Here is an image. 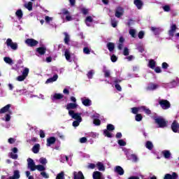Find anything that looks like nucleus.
I'll use <instances>...</instances> for the list:
<instances>
[{
	"mask_svg": "<svg viewBox=\"0 0 179 179\" xmlns=\"http://www.w3.org/2000/svg\"><path fill=\"white\" fill-rule=\"evenodd\" d=\"M178 178V174L177 173L173 172L172 174L166 173L164 176V179H177Z\"/></svg>",
	"mask_w": 179,
	"mask_h": 179,
	"instance_id": "12",
	"label": "nucleus"
},
{
	"mask_svg": "<svg viewBox=\"0 0 179 179\" xmlns=\"http://www.w3.org/2000/svg\"><path fill=\"white\" fill-rule=\"evenodd\" d=\"M94 75V71H93V70H90L87 73V76L88 79H92Z\"/></svg>",
	"mask_w": 179,
	"mask_h": 179,
	"instance_id": "44",
	"label": "nucleus"
},
{
	"mask_svg": "<svg viewBox=\"0 0 179 179\" xmlns=\"http://www.w3.org/2000/svg\"><path fill=\"white\" fill-rule=\"evenodd\" d=\"M162 155L165 159H170V156H171V153L167 150L162 151Z\"/></svg>",
	"mask_w": 179,
	"mask_h": 179,
	"instance_id": "29",
	"label": "nucleus"
},
{
	"mask_svg": "<svg viewBox=\"0 0 179 179\" xmlns=\"http://www.w3.org/2000/svg\"><path fill=\"white\" fill-rule=\"evenodd\" d=\"M10 115H12V111H8V113L6 114V115H5V121L6 122H9V121H10Z\"/></svg>",
	"mask_w": 179,
	"mask_h": 179,
	"instance_id": "39",
	"label": "nucleus"
},
{
	"mask_svg": "<svg viewBox=\"0 0 179 179\" xmlns=\"http://www.w3.org/2000/svg\"><path fill=\"white\" fill-rule=\"evenodd\" d=\"M10 157L11 159H13L14 160L17 159V155L15 154L13 152H10Z\"/></svg>",
	"mask_w": 179,
	"mask_h": 179,
	"instance_id": "58",
	"label": "nucleus"
},
{
	"mask_svg": "<svg viewBox=\"0 0 179 179\" xmlns=\"http://www.w3.org/2000/svg\"><path fill=\"white\" fill-rule=\"evenodd\" d=\"M162 69H167V68H169V64L163 62L162 64Z\"/></svg>",
	"mask_w": 179,
	"mask_h": 179,
	"instance_id": "64",
	"label": "nucleus"
},
{
	"mask_svg": "<svg viewBox=\"0 0 179 179\" xmlns=\"http://www.w3.org/2000/svg\"><path fill=\"white\" fill-rule=\"evenodd\" d=\"M155 124H157L159 128H166L169 122L166 121L163 117L154 118Z\"/></svg>",
	"mask_w": 179,
	"mask_h": 179,
	"instance_id": "1",
	"label": "nucleus"
},
{
	"mask_svg": "<svg viewBox=\"0 0 179 179\" xmlns=\"http://www.w3.org/2000/svg\"><path fill=\"white\" fill-rule=\"evenodd\" d=\"M93 179H104L103 173L100 171H96L92 174Z\"/></svg>",
	"mask_w": 179,
	"mask_h": 179,
	"instance_id": "13",
	"label": "nucleus"
},
{
	"mask_svg": "<svg viewBox=\"0 0 179 179\" xmlns=\"http://www.w3.org/2000/svg\"><path fill=\"white\" fill-rule=\"evenodd\" d=\"M159 87V85L151 83L147 87V90H156Z\"/></svg>",
	"mask_w": 179,
	"mask_h": 179,
	"instance_id": "24",
	"label": "nucleus"
},
{
	"mask_svg": "<svg viewBox=\"0 0 179 179\" xmlns=\"http://www.w3.org/2000/svg\"><path fill=\"white\" fill-rule=\"evenodd\" d=\"M129 34L133 37V38H135L136 37V31L135 29H130L129 31Z\"/></svg>",
	"mask_w": 179,
	"mask_h": 179,
	"instance_id": "43",
	"label": "nucleus"
},
{
	"mask_svg": "<svg viewBox=\"0 0 179 179\" xmlns=\"http://www.w3.org/2000/svg\"><path fill=\"white\" fill-rule=\"evenodd\" d=\"M73 177L74 179H85V176L82 171H79L78 172L74 171L73 172Z\"/></svg>",
	"mask_w": 179,
	"mask_h": 179,
	"instance_id": "17",
	"label": "nucleus"
},
{
	"mask_svg": "<svg viewBox=\"0 0 179 179\" xmlns=\"http://www.w3.org/2000/svg\"><path fill=\"white\" fill-rule=\"evenodd\" d=\"M3 61L6 64H8V65H13V60L9 57H5Z\"/></svg>",
	"mask_w": 179,
	"mask_h": 179,
	"instance_id": "30",
	"label": "nucleus"
},
{
	"mask_svg": "<svg viewBox=\"0 0 179 179\" xmlns=\"http://www.w3.org/2000/svg\"><path fill=\"white\" fill-rule=\"evenodd\" d=\"M46 142V146L50 147L52 145H54L55 142H57V138L54 136H51L47 138Z\"/></svg>",
	"mask_w": 179,
	"mask_h": 179,
	"instance_id": "10",
	"label": "nucleus"
},
{
	"mask_svg": "<svg viewBox=\"0 0 179 179\" xmlns=\"http://www.w3.org/2000/svg\"><path fill=\"white\" fill-rule=\"evenodd\" d=\"M93 124H95L96 127L101 125V120L100 119L95 118L93 120Z\"/></svg>",
	"mask_w": 179,
	"mask_h": 179,
	"instance_id": "40",
	"label": "nucleus"
},
{
	"mask_svg": "<svg viewBox=\"0 0 179 179\" xmlns=\"http://www.w3.org/2000/svg\"><path fill=\"white\" fill-rule=\"evenodd\" d=\"M82 122V120H76L73 122V127H79V124Z\"/></svg>",
	"mask_w": 179,
	"mask_h": 179,
	"instance_id": "57",
	"label": "nucleus"
},
{
	"mask_svg": "<svg viewBox=\"0 0 179 179\" xmlns=\"http://www.w3.org/2000/svg\"><path fill=\"white\" fill-rule=\"evenodd\" d=\"M46 51L47 48L44 47H39L36 48V52H38L40 55H44Z\"/></svg>",
	"mask_w": 179,
	"mask_h": 179,
	"instance_id": "22",
	"label": "nucleus"
},
{
	"mask_svg": "<svg viewBox=\"0 0 179 179\" xmlns=\"http://www.w3.org/2000/svg\"><path fill=\"white\" fill-rule=\"evenodd\" d=\"M64 178H65V173H64V171L60 172L56 176V179H64Z\"/></svg>",
	"mask_w": 179,
	"mask_h": 179,
	"instance_id": "41",
	"label": "nucleus"
},
{
	"mask_svg": "<svg viewBox=\"0 0 179 179\" xmlns=\"http://www.w3.org/2000/svg\"><path fill=\"white\" fill-rule=\"evenodd\" d=\"M143 118V117L142 116L141 114H136V115L135 120H136V121H137V122H139L142 121Z\"/></svg>",
	"mask_w": 179,
	"mask_h": 179,
	"instance_id": "45",
	"label": "nucleus"
},
{
	"mask_svg": "<svg viewBox=\"0 0 179 179\" xmlns=\"http://www.w3.org/2000/svg\"><path fill=\"white\" fill-rule=\"evenodd\" d=\"M115 127L112 124H108L106 126V129L103 130V135L107 138H113V134L110 131H113Z\"/></svg>",
	"mask_w": 179,
	"mask_h": 179,
	"instance_id": "2",
	"label": "nucleus"
},
{
	"mask_svg": "<svg viewBox=\"0 0 179 179\" xmlns=\"http://www.w3.org/2000/svg\"><path fill=\"white\" fill-rule=\"evenodd\" d=\"M24 79H26V78L23 75L19 76L18 77H17V80L18 82H23V80H24Z\"/></svg>",
	"mask_w": 179,
	"mask_h": 179,
	"instance_id": "54",
	"label": "nucleus"
},
{
	"mask_svg": "<svg viewBox=\"0 0 179 179\" xmlns=\"http://www.w3.org/2000/svg\"><path fill=\"white\" fill-rule=\"evenodd\" d=\"M10 107H12V105L7 104L6 106H3L0 109V114H5V113H9V110H10Z\"/></svg>",
	"mask_w": 179,
	"mask_h": 179,
	"instance_id": "16",
	"label": "nucleus"
},
{
	"mask_svg": "<svg viewBox=\"0 0 179 179\" xmlns=\"http://www.w3.org/2000/svg\"><path fill=\"white\" fill-rule=\"evenodd\" d=\"M138 111H139V108H136V107L131 108V113L133 114H138Z\"/></svg>",
	"mask_w": 179,
	"mask_h": 179,
	"instance_id": "52",
	"label": "nucleus"
},
{
	"mask_svg": "<svg viewBox=\"0 0 179 179\" xmlns=\"http://www.w3.org/2000/svg\"><path fill=\"white\" fill-rule=\"evenodd\" d=\"M131 159L133 160L134 163H136V162H138V157L136 155L132 154L131 155Z\"/></svg>",
	"mask_w": 179,
	"mask_h": 179,
	"instance_id": "53",
	"label": "nucleus"
},
{
	"mask_svg": "<svg viewBox=\"0 0 179 179\" xmlns=\"http://www.w3.org/2000/svg\"><path fill=\"white\" fill-rule=\"evenodd\" d=\"M33 153L37 154L40 152V144H36L32 148Z\"/></svg>",
	"mask_w": 179,
	"mask_h": 179,
	"instance_id": "26",
	"label": "nucleus"
},
{
	"mask_svg": "<svg viewBox=\"0 0 179 179\" xmlns=\"http://www.w3.org/2000/svg\"><path fill=\"white\" fill-rule=\"evenodd\" d=\"M64 43L68 45V44H69V41H71L69 34H68V33L66 32H64Z\"/></svg>",
	"mask_w": 179,
	"mask_h": 179,
	"instance_id": "31",
	"label": "nucleus"
},
{
	"mask_svg": "<svg viewBox=\"0 0 179 179\" xmlns=\"http://www.w3.org/2000/svg\"><path fill=\"white\" fill-rule=\"evenodd\" d=\"M171 128L175 134H179V124L177 120H173V123L171 124Z\"/></svg>",
	"mask_w": 179,
	"mask_h": 179,
	"instance_id": "8",
	"label": "nucleus"
},
{
	"mask_svg": "<svg viewBox=\"0 0 179 179\" xmlns=\"http://www.w3.org/2000/svg\"><path fill=\"white\" fill-rule=\"evenodd\" d=\"M15 16H17V17L20 20L23 17V11H22V9H19L16 11Z\"/></svg>",
	"mask_w": 179,
	"mask_h": 179,
	"instance_id": "34",
	"label": "nucleus"
},
{
	"mask_svg": "<svg viewBox=\"0 0 179 179\" xmlns=\"http://www.w3.org/2000/svg\"><path fill=\"white\" fill-rule=\"evenodd\" d=\"M145 148L149 150H153V143H152V141H147L145 143Z\"/></svg>",
	"mask_w": 179,
	"mask_h": 179,
	"instance_id": "36",
	"label": "nucleus"
},
{
	"mask_svg": "<svg viewBox=\"0 0 179 179\" xmlns=\"http://www.w3.org/2000/svg\"><path fill=\"white\" fill-rule=\"evenodd\" d=\"M177 29H178L177 28V25L176 24H173L171 26V29L169 30V36L171 37H174V34L176 33Z\"/></svg>",
	"mask_w": 179,
	"mask_h": 179,
	"instance_id": "9",
	"label": "nucleus"
},
{
	"mask_svg": "<svg viewBox=\"0 0 179 179\" xmlns=\"http://www.w3.org/2000/svg\"><path fill=\"white\" fill-rule=\"evenodd\" d=\"M58 79V74H55L53 77L48 78L45 83H52V82H57Z\"/></svg>",
	"mask_w": 179,
	"mask_h": 179,
	"instance_id": "23",
	"label": "nucleus"
},
{
	"mask_svg": "<svg viewBox=\"0 0 179 179\" xmlns=\"http://www.w3.org/2000/svg\"><path fill=\"white\" fill-rule=\"evenodd\" d=\"M36 169L38 170V171H45V167L41 164H39L36 165Z\"/></svg>",
	"mask_w": 179,
	"mask_h": 179,
	"instance_id": "42",
	"label": "nucleus"
},
{
	"mask_svg": "<svg viewBox=\"0 0 179 179\" xmlns=\"http://www.w3.org/2000/svg\"><path fill=\"white\" fill-rule=\"evenodd\" d=\"M22 75L26 78H27V76L29 75V68H25L22 72Z\"/></svg>",
	"mask_w": 179,
	"mask_h": 179,
	"instance_id": "48",
	"label": "nucleus"
},
{
	"mask_svg": "<svg viewBox=\"0 0 179 179\" xmlns=\"http://www.w3.org/2000/svg\"><path fill=\"white\" fill-rule=\"evenodd\" d=\"M134 5L138 9V10H141L142 8H143V1L142 0H134Z\"/></svg>",
	"mask_w": 179,
	"mask_h": 179,
	"instance_id": "11",
	"label": "nucleus"
},
{
	"mask_svg": "<svg viewBox=\"0 0 179 179\" xmlns=\"http://www.w3.org/2000/svg\"><path fill=\"white\" fill-rule=\"evenodd\" d=\"M148 66L151 69H155V68H156V62L153 59H150L148 62Z\"/></svg>",
	"mask_w": 179,
	"mask_h": 179,
	"instance_id": "28",
	"label": "nucleus"
},
{
	"mask_svg": "<svg viewBox=\"0 0 179 179\" xmlns=\"http://www.w3.org/2000/svg\"><path fill=\"white\" fill-rule=\"evenodd\" d=\"M159 104L161 106L162 110H169L170 107H171V104L170 101H167V99H162L159 101Z\"/></svg>",
	"mask_w": 179,
	"mask_h": 179,
	"instance_id": "3",
	"label": "nucleus"
},
{
	"mask_svg": "<svg viewBox=\"0 0 179 179\" xmlns=\"http://www.w3.org/2000/svg\"><path fill=\"white\" fill-rule=\"evenodd\" d=\"M171 9L170 6L169 5H165L163 6V10L164 12H170Z\"/></svg>",
	"mask_w": 179,
	"mask_h": 179,
	"instance_id": "49",
	"label": "nucleus"
},
{
	"mask_svg": "<svg viewBox=\"0 0 179 179\" xmlns=\"http://www.w3.org/2000/svg\"><path fill=\"white\" fill-rule=\"evenodd\" d=\"M66 110L69 111H73V110H75L76 108H78V104L75 103H67L66 106Z\"/></svg>",
	"mask_w": 179,
	"mask_h": 179,
	"instance_id": "15",
	"label": "nucleus"
},
{
	"mask_svg": "<svg viewBox=\"0 0 179 179\" xmlns=\"http://www.w3.org/2000/svg\"><path fill=\"white\" fill-rule=\"evenodd\" d=\"M6 44L7 47H10L11 50H17V43H13V41L10 38H8L6 41Z\"/></svg>",
	"mask_w": 179,
	"mask_h": 179,
	"instance_id": "6",
	"label": "nucleus"
},
{
	"mask_svg": "<svg viewBox=\"0 0 179 179\" xmlns=\"http://www.w3.org/2000/svg\"><path fill=\"white\" fill-rule=\"evenodd\" d=\"M103 72L104 73V78H110V71L107 70L106 66H103Z\"/></svg>",
	"mask_w": 179,
	"mask_h": 179,
	"instance_id": "33",
	"label": "nucleus"
},
{
	"mask_svg": "<svg viewBox=\"0 0 179 179\" xmlns=\"http://www.w3.org/2000/svg\"><path fill=\"white\" fill-rule=\"evenodd\" d=\"M83 52L84 54H87V55H89V54H90V49H89V48L87 47H85L83 48Z\"/></svg>",
	"mask_w": 179,
	"mask_h": 179,
	"instance_id": "55",
	"label": "nucleus"
},
{
	"mask_svg": "<svg viewBox=\"0 0 179 179\" xmlns=\"http://www.w3.org/2000/svg\"><path fill=\"white\" fill-rule=\"evenodd\" d=\"M41 176H42L43 178H50V176H48V174L44 171L41 173Z\"/></svg>",
	"mask_w": 179,
	"mask_h": 179,
	"instance_id": "61",
	"label": "nucleus"
},
{
	"mask_svg": "<svg viewBox=\"0 0 179 179\" xmlns=\"http://www.w3.org/2000/svg\"><path fill=\"white\" fill-rule=\"evenodd\" d=\"M24 43L28 47H36L38 44V42L34 38H27Z\"/></svg>",
	"mask_w": 179,
	"mask_h": 179,
	"instance_id": "5",
	"label": "nucleus"
},
{
	"mask_svg": "<svg viewBox=\"0 0 179 179\" xmlns=\"http://www.w3.org/2000/svg\"><path fill=\"white\" fill-rule=\"evenodd\" d=\"M110 23H111L112 27H116L117 24H118L117 20H115V18L111 19Z\"/></svg>",
	"mask_w": 179,
	"mask_h": 179,
	"instance_id": "46",
	"label": "nucleus"
},
{
	"mask_svg": "<svg viewBox=\"0 0 179 179\" xmlns=\"http://www.w3.org/2000/svg\"><path fill=\"white\" fill-rule=\"evenodd\" d=\"M64 57H65L66 61H70L71 60V52H69V50H65Z\"/></svg>",
	"mask_w": 179,
	"mask_h": 179,
	"instance_id": "37",
	"label": "nucleus"
},
{
	"mask_svg": "<svg viewBox=\"0 0 179 179\" xmlns=\"http://www.w3.org/2000/svg\"><path fill=\"white\" fill-rule=\"evenodd\" d=\"M150 29L153 31L155 36H159L160 34V28L151 27Z\"/></svg>",
	"mask_w": 179,
	"mask_h": 179,
	"instance_id": "27",
	"label": "nucleus"
},
{
	"mask_svg": "<svg viewBox=\"0 0 179 179\" xmlns=\"http://www.w3.org/2000/svg\"><path fill=\"white\" fill-rule=\"evenodd\" d=\"M87 142V138L86 137H82L80 138V143H86Z\"/></svg>",
	"mask_w": 179,
	"mask_h": 179,
	"instance_id": "62",
	"label": "nucleus"
},
{
	"mask_svg": "<svg viewBox=\"0 0 179 179\" xmlns=\"http://www.w3.org/2000/svg\"><path fill=\"white\" fill-rule=\"evenodd\" d=\"M25 8L28 9V10H33V2L29 1L27 4H25Z\"/></svg>",
	"mask_w": 179,
	"mask_h": 179,
	"instance_id": "38",
	"label": "nucleus"
},
{
	"mask_svg": "<svg viewBox=\"0 0 179 179\" xmlns=\"http://www.w3.org/2000/svg\"><path fill=\"white\" fill-rule=\"evenodd\" d=\"M87 168L90 169L91 170H93V169H96V164H93V163L89 164L87 166Z\"/></svg>",
	"mask_w": 179,
	"mask_h": 179,
	"instance_id": "59",
	"label": "nucleus"
},
{
	"mask_svg": "<svg viewBox=\"0 0 179 179\" xmlns=\"http://www.w3.org/2000/svg\"><path fill=\"white\" fill-rule=\"evenodd\" d=\"M62 99H64V95L62 94L55 93L53 96L54 100H61Z\"/></svg>",
	"mask_w": 179,
	"mask_h": 179,
	"instance_id": "32",
	"label": "nucleus"
},
{
	"mask_svg": "<svg viewBox=\"0 0 179 179\" xmlns=\"http://www.w3.org/2000/svg\"><path fill=\"white\" fill-rule=\"evenodd\" d=\"M122 8L119 7L117 10H115V15L116 17H121L122 16Z\"/></svg>",
	"mask_w": 179,
	"mask_h": 179,
	"instance_id": "25",
	"label": "nucleus"
},
{
	"mask_svg": "<svg viewBox=\"0 0 179 179\" xmlns=\"http://www.w3.org/2000/svg\"><path fill=\"white\" fill-rule=\"evenodd\" d=\"M8 143L12 145V144L15 143V142H16V139H15L13 138H8Z\"/></svg>",
	"mask_w": 179,
	"mask_h": 179,
	"instance_id": "63",
	"label": "nucleus"
},
{
	"mask_svg": "<svg viewBox=\"0 0 179 179\" xmlns=\"http://www.w3.org/2000/svg\"><path fill=\"white\" fill-rule=\"evenodd\" d=\"M62 13L63 15H66V20L67 22H71V20H72V16H71L69 10H66V8L62 10Z\"/></svg>",
	"mask_w": 179,
	"mask_h": 179,
	"instance_id": "14",
	"label": "nucleus"
},
{
	"mask_svg": "<svg viewBox=\"0 0 179 179\" xmlns=\"http://www.w3.org/2000/svg\"><path fill=\"white\" fill-rule=\"evenodd\" d=\"M41 164H47V159L41 157L39 159Z\"/></svg>",
	"mask_w": 179,
	"mask_h": 179,
	"instance_id": "56",
	"label": "nucleus"
},
{
	"mask_svg": "<svg viewBox=\"0 0 179 179\" xmlns=\"http://www.w3.org/2000/svg\"><path fill=\"white\" fill-rule=\"evenodd\" d=\"M96 167H97L99 171H106V166H104V164L101 162L96 163Z\"/></svg>",
	"mask_w": 179,
	"mask_h": 179,
	"instance_id": "19",
	"label": "nucleus"
},
{
	"mask_svg": "<svg viewBox=\"0 0 179 179\" xmlns=\"http://www.w3.org/2000/svg\"><path fill=\"white\" fill-rule=\"evenodd\" d=\"M115 173H117L118 176H124V173L125 171H124V169L120 166H116L115 168Z\"/></svg>",
	"mask_w": 179,
	"mask_h": 179,
	"instance_id": "18",
	"label": "nucleus"
},
{
	"mask_svg": "<svg viewBox=\"0 0 179 179\" xmlns=\"http://www.w3.org/2000/svg\"><path fill=\"white\" fill-rule=\"evenodd\" d=\"M117 143H118V145H120V146H126L127 145V142H125L122 139L118 140Z\"/></svg>",
	"mask_w": 179,
	"mask_h": 179,
	"instance_id": "47",
	"label": "nucleus"
},
{
	"mask_svg": "<svg viewBox=\"0 0 179 179\" xmlns=\"http://www.w3.org/2000/svg\"><path fill=\"white\" fill-rule=\"evenodd\" d=\"M141 108L145 113V114H147V115H150V114H152V110H150L149 108H147L146 106H141Z\"/></svg>",
	"mask_w": 179,
	"mask_h": 179,
	"instance_id": "35",
	"label": "nucleus"
},
{
	"mask_svg": "<svg viewBox=\"0 0 179 179\" xmlns=\"http://www.w3.org/2000/svg\"><path fill=\"white\" fill-rule=\"evenodd\" d=\"M106 47H107L108 51H110V52H113V51H114V50L115 48V44H114V43H113V42H108L106 44Z\"/></svg>",
	"mask_w": 179,
	"mask_h": 179,
	"instance_id": "20",
	"label": "nucleus"
},
{
	"mask_svg": "<svg viewBox=\"0 0 179 179\" xmlns=\"http://www.w3.org/2000/svg\"><path fill=\"white\" fill-rule=\"evenodd\" d=\"M69 115L73 118V120H76V121H82V113H75V110H69Z\"/></svg>",
	"mask_w": 179,
	"mask_h": 179,
	"instance_id": "4",
	"label": "nucleus"
},
{
	"mask_svg": "<svg viewBox=\"0 0 179 179\" xmlns=\"http://www.w3.org/2000/svg\"><path fill=\"white\" fill-rule=\"evenodd\" d=\"M138 38L142 40V38H143V37L145 36V32L143 31H141L138 32Z\"/></svg>",
	"mask_w": 179,
	"mask_h": 179,
	"instance_id": "51",
	"label": "nucleus"
},
{
	"mask_svg": "<svg viewBox=\"0 0 179 179\" xmlns=\"http://www.w3.org/2000/svg\"><path fill=\"white\" fill-rule=\"evenodd\" d=\"M81 101H82L83 106H85V107H89L92 104V100H90L89 99L82 98Z\"/></svg>",
	"mask_w": 179,
	"mask_h": 179,
	"instance_id": "21",
	"label": "nucleus"
},
{
	"mask_svg": "<svg viewBox=\"0 0 179 179\" xmlns=\"http://www.w3.org/2000/svg\"><path fill=\"white\" fill-rule=\"evenodd\" d=\"M123 55L125 57H127V55H129V49L128 48H124L123 51Z\"/></svg>",
	"mask_w": 179,
	"mask_h": 179,
	"instance_id": "50",
	"label": "nucleus"
},
{
	"mask_svg": "<svg viewBox=\"0 0 179 179\" xmlns=\"http://www.w3.org/2000/svg\"><path fill=\"white\" fill-rule=\"evenodd\" d=\"M28 168L30 169L31 171H36V168L37 165L34 163V161L31 158L27 159Z\"/></svg>",
	"mask_w": 179,
	"mask_h": 179,
	"instance_id": "7",
	"label": "nucleus"
},
{
	"mask_svg": "<svg viewBox=\"0 0 179 179\" xmlns=\"http://www.w3.org/2000/svg\"><path fill=\"white\" fill-rule=\"evenodd\" d=\"M117 59H118V57H117V56H115V55H113L110 57V60L112 61V62H117Z\"/></svg>",
	"mask_w": 179,
	"mask_h": 179,
	"instance_id": "60",
	"label": "nucleus"
}]
</instances>
